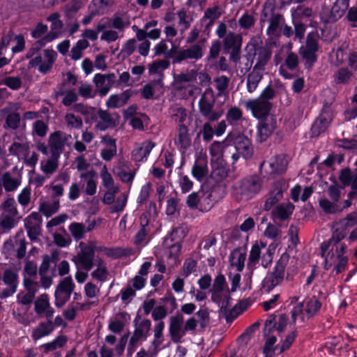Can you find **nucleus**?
<instances>
[{"label":"nucleus","mask_w":357,"mask_h":357,"mask_svg":"<svg viewBox=\"0 0 357 357\" xmlns=\"http://www.w3.org/2000/svg\"><path fill=\"white\" fill-rule=\"evenodd\" d=\"M321 254L324 258L323 266L326 270L332 269L335 274L345 271L349 258L346 255L347 245H336L331 247L321 245Z\"/></svg>","instance_id":"f257e3e1"},{"label":"nucleus","mask_w":357,"mask_h":357,"mask_svg":"<svg viewBox=\"0 0 357 357\" xmlns=\"http://www.w3.org/2000/svg\"><path fill=\"white\" fill-rule=\"evenodd\" d=\"M2 213L0 215V227L5 231L13 229L21 219L15 201L13 197H8L1 204Z\"/></svg>","instance_id":"f03ea898"},{"label":"nucleus","mask_w":357,"mask_h":357,"mask_svg":"<svg viewBox=\"0 0 357 357\" xmlns=\"http://www.w3.org/2000/svg\"><path fill=\"white\" fill-rule=\"evenodd\" d=\"M79 251L73 258V261L76 267L80 268L86 271H91L95 264V250H96L95 243L90 241L88 243L80 242L79 243Z\"/></svg>","instance_id":"7ed1b4c3"},{"label":"nucleus","mask_w":357,"mask_h":357,"mask_svg":"<svg viewBox=\"0 0 357 357\" xmlns=\"http://www.w3.org/2000/svg\"><path fill=\"white\" fill-rule=\"evenodd\" d=\"M289 257L284 253L277 261L273 271L270 272L263 281V289L269 292L276 286L280 284L284 279L285 268L288 264Z\"/></svg>","instance_id":"20e7f679"},{"label":"nucleus","mask_w":357,"mask_h":357,"mask_svg":"<svg viewBox=\"0 0 357 357\" xmlns=\"http://www.w3.org/2000/svg\"><path fill=\"white\" fill-rule=\"evenodd\" d=\"M30 59L29 68H36L42 74H47L51 71L56 60L57 53L55 50L47 48L41 54H37Z\"/></svg>","instance_id":"39448f33"},{"label":"nucleus","mask_w":357,"mask_h":357,"mask_svg":"<svg viewBox=\"0 0 357 357\" xmlns=\"http://www.w3.org/2000/svg\"><path fill=\"white\" fill-rule=\"evenodd\" d=\"M47 26L42 23H39L31 31V36L36 39L40 38L35 42L32 47L27 52L26 56L31 58L36 55L38 52L42 49L47 43L52 42L53 40L58 37V35L54 32H50L44 36L47 32Z\"/></svg>","instance_id":"423d86ee"},{"label":"nucleus","mask_w":357,"mask_h":357,"mask_svg":"<svg viewBox=\"0 0 357 357\" xmlns=\"http://www.w3.org/2000/svg\"><path fill=\"white\" fill-rule=\"evenodd\" d=\"M236 195L250 199L261 189V181L257 176L245 178L236 182L233 186Z\"/></svg>","instance_id":"0eeeda50"},{"label":"nucleus","mask_w":357,"mask_h":357,"mask_svg":"<svg viewBox=\"0 0 357 357\" xmlns=\"http://www.w3.org/2000/svg\"><path fill=\"white\" fill-rule=\"evenodd\" d=\"M211 292L212 301L220 306V310L225 309L231 303L229 291L222 275L215 278Z\"/></svg>","instance_id":"6e6552de"},{"label":"nucleus","mask_w":357,"mask_h":357,"mask_svg":"<svg viewBox=\"0 0 357 357\" xmlns=\"http://www.w3.org/2000/svg\"><path fill=\"white\" fill-rule=\"evenodd\" d=\"M215 95L211 88H207L199 101V109L202 116L210 121H217L222 114V112L213 110Z\"/></svg>","instance_id":"1a4fd4ad"},{"label":"nucleus","mask_w":357,"mask_h":357,"mask_svg":"<svg viewBox=\"0 0 357 357\" xmlns=\"http://www.w3.org/2000/svg\"><path fill=\"white\" fill-rule=\"evenodd\" d=\"M321 307V302L317 298L312 297L294 307L292 311V317L294 321L299 319L304 322L314 317L319 311Z\"/></svg>","instance_id":"9d476101"},{"label":"nucleus","mask_w":357,"mask_h":357,"mask_svg":"<svg viewBox=\"0 0 357 357\" xmlns=\"http://www.w3.org/2000/svg\"><path fill=\"white\" fill-rule=\"evenodd\" d=\"M225 147V146L223 142H214L209 148L211 156V165L214 169L212 174L213 175H220V177H223L226 175L224 159Z\"/></svg>","instance_id":"9b49d317"},{"label":"nucleus","mask_w":357,"mask_h":357,"mask_svg":"<svg viewBox=\"0 0 357 357\" xmlns=\"http://www.w3.org/2000/svg\"><path fill=\"white\" fill-rule=\"evenodd\" d=\"M261 257V264L267 266L273 260L272 252L266 248V244L262 241H256L252 246L249 258L248 265H255Z\"/></svg>","instance_id":"f8f14e48"},{"label":"nucleus","mask_w":357,"mask_h":357,"mask_svg":"<svg viewBox=\"0 0 357 357\" xmlns=\"http://www.w3.org/2000/svg\"><path fill=\"white\" fill-rule=\"evenodd\" d=\"M247 110L251 112L252 116L258 119L266 118L268 116H273L270 114L272 104L269 101H265L261 98L250 99L245 103Z\"/></svg>","instance_id":"ddd939ff"},{"label":"nucleus","mask_w":357,"mask_h":357,"mask_svg":"<svg viewBox=\"0 0 357 357\" xmlns=\"http://www.w3.org/2000/svg\"><path fill=\"white\" fill-rule=\"evenodd\" d=\"M245 50L249 54L254 53L257 54L256 63L254 66L252 70L261 72L264 73L265 70V66L268 63L271 56V52L270 50L266 48H258L256 47V40H251L246 45Z\"/></svg>","instance_id":"4468645a"},{"label":"nucleus","mask_w":357,"mask_h":357,"mask_svg":"<svg viewBox=\"0 0 357 357\" xmlns=\"http://www.w3.org/2000/svg\"><path fill=\"white\" fill-rule=\"evenodd\" d=\"M75 288L71 277L63 278L57 285L54 292L55 305L61 307L69 300Z\"/></svg>","instance_id":"2eb2a0df"},{"label":"nucleus","mask_w":357,"mask_h":357,"mask_svg":"<svg viewBox=\"0 0 357 357\" xmlns=\"http://www.w3.org/2000/svg\"><path fill=\"white\" fill-rule=\"evenodd\" d=\"M72 136L63 131L57 130L51 133L48 138V146L51 154L60 156L66 145L69 144Z\"/></svg>","instance_id":"dca6fc26"},{"label":"nucleus","mask_w":357,"mask_h":357,"mask_svg":"<svg viewBox=\"0 0 357 357\" xmlns=\"http://www.w3.org/2000/svg\"><path fill=\"white\" fill-rule=\"evenodd\" d=\"M318 37L316 33H310L307 36L305 46L300 48V54L306 60L307 63L312 64L317 60L316 52L318 50Z\"/></svg>","instance_id":"f3484780"},{"label":"nucleus","mask_w":357,"mask_h":357,"mask_svg":"<svg viewBox=\"0 0 357 357\" xmlns=\"http://www.w3.org/2000/svg\"><path fill=\"white\" fill-rule=\"evenodd\" d=\"M204 55V44H195L178 51L173 57L174 63H181L187 59L199 60Z\"/></svg>","instance_id":"a211bd4d"},{"label":"nucleus","mask_w":357,"mask_h":357,"mask_svg":"<svg viewBox=\"0 0 357 357\" xmlns=\"http://www.w3.org/2000/svg\"><path fill=\"white\" fill-rule=\"evenodd\" d=\"M169 333L173 342L180 343L182 342L185 331L183 326V317L181 314H176L169 318Z\"/></svg>","instance_id":"6ab92c4d"},{"label":"nucleus","mask_w":357,"mask_h":357,"mask_svg":"<svg viewBox=\"0 0 357 357\" xmlns=\"http://www.w3.org/2000/svg\"><path fill=\"white\" fill-rule=\"evenodd\" d=\"M229 137L233 140L235 149L238 155L245 158H250L253 151L250 139L243 134H230Z\"/></svg>","instance_id":"aec40b11"},{"label":"nucleus","mask_w":357,"mask_h":357,"mask_svg":"<svg viewBox=\"0 0 357 357\" xmlns=\"http://www.w3.org/2000/svg\"><path fill=\"white\" fill-rule=\"evenodd\" d=\"M116 76L114 73L109 74H96L93 77V82L96 86V91L101 96L107 94L110 89L112 87Z\"/></svg>","instance_id":"412c9836"},{"label":"nucleus","mask_w":357,"mask_h":357,"mask_svg":"<svg viewBox=\"0 0 357 357\" xmlns=\"http://www.w3.org/2000/svg\"><path fill=\"white\" fill-rule=\"evenodd\" d=\"M287 317L284 314H281L278 319L275 316H270L265 322L264 335L281 334L287 325Z\"/></svg>","instance_id":"4be33fe9"},{"label":"nucleus","mask_w":357,"mask_h":357,"mask_svg":"<svg viewBox=\"0 0 357 357\" xmlns=\"http://www.w3.org/2000/svg\"><path fill=\"white\" fill-rule=\"evenodd\" d=\"M23 284L24 290L18 294L17 296V301L22 305H29L33 301L38 290V284L26 276L24 278Z\"/></svg>","instance_id":"5701e85b"},{"label":"nucleus","mask_w":357,"mask_h":357,"mask_svg":"<svg viewBox=\"0 0 357 357\" xmlns=\"http://www.w3.org/2000/svg\"><path fill=\"white\" fill-rule=\"evenodd\" d=\"M20 102H9L3 109L6 114L5 128L15 130L19 127L20 122V114L17 112L20 109Z\"/></svg>","instance_id":"b1692460"},{"label":"nucleus","mask_w":357,"mask_h":357,"mask_svg":"<svg viewBox=\"0 0 357 357\" xmlns=\"http://www.w3.org/2000/svg\"><path fill=\"white\" fill-rule=\"evenodd\" d=\"M34 310L40 317H45L47 320L52 319L54 310L51 307L47 294L39 296L34 302Z\"/></svg>","instance_id":"393cba45"},{"label":"nucleus","mask_w":357,"mask_h":357,"mask_svg":"<svg viewBox=\"0 0 357 357\" xmlns=\"http://www.w3.org/2000/svg\"><path fill=\"white\" fill-rule=\"evenodd\" d=\"M259 123L258 126L257 140L260 142L266 141L273 132L276 127V118L273 116H268Z\"/></svg>","instance_id":"a878e982"},{"label":"nucleus","mask_w":357,"mask_h":357,"mask_svg":"<svg viewBox=\"0 0 357 357\" xmlns=\"http://www.w3.org/2000/svg\"><path fill=\"white\" fill-rule=\"evenodd\" d=\"M99 120L95 126L98 130L104 131L108 128L115 127L119 123L120 116L117 114H111L107 111L100 109L96 112Z\"/></svg>","instance_id":"bb28decb"},{"label":"nucleus","mask_w":357,"mask_h":357,"mask_svg":"<svg viewBox=\"0 0 357 357\" xmlns=\"http://www.w3.org/2000/svg\"><path fill=\"white\" fill-rule=\"evenodd\" d=\"M155 146V143L149 140L135 144L131 153L132 160L135 162L146 161Z\"/></svg>","instance_id":"cd10ccee"},{"label":"nucleus","mask_w":357,"mask_h":357,"mask_svg":"<svg viewBox=\"0 0 357 357\" xmlns=\"http://www.w3.org/2000/svg\"><path fill=\"white\" fill-rule=\"evenodd\" d=\"M1 279L8 287L2 291L1 298H6L15 293L18 284L17 272L12 269H6Z\"/></svg>","instance_id":"c85d7f7f"},{"label":"nucleus","mask_w":357,"mask_h":357,"mask_svg":"<svg viewBox=\"0 0 357 357\" xmlns=\"http://www.w3.org/2000/svg\"><path fill=\"white\" fill-rule=\"evenodd\" d=\"M197 77V71L195 70H190L174 76V86L175 90L181 94L188 86L191 84L190 82L196 80Z\"/></svg>","instance_id":"c756f323"},{"label":"nucleus","mask_w":357,"mask_h":357,"mask_svg":"<svg viewBox=\"0 0 357 357\" xmlns=\"http://www.w3.org/2000/svg\"><path fill=\"white\" fill-rule=\"evenodd\" d=\"M96 225L95 220H88L86 224L73 222L70 224L68 229L72 236L75 240H80L84 238V234L93 229Z\"/></svg>","instance_id":"7c9ffc66"},{"label":"nucleus","mask_w":357,"mask_h":357,"mask_svg":"<svg viewBox=\"0 0 357 357\" xmlns=\"http://www.w3.org/2000/svg\"><path fill=\"white\" fill-rule=\"evenodd\" d=\"M56 97H62L61 102L66 106H70L78 100V94L75 89L70 87L66 82H63L56 92Z\"/></svg>","instance_id":"2f4dec72"},{"label":"nucleus","mask_w":357,"mask_h":357,"mask_svg":"<svg viewBox=\"0 0 357 357\" xmlns=\"http://www.w3.org/2000/svg\"><path fill=\"white\" fill-rule=\"evenodd\" d=\"M192 174L199 181L204 180L208 176V160L206 154L200 153L197 156L192 169Z\"/></svg>","instance_id":"473e14b6"},{"label":"nucleus","mask_w":357,"mask_h":357,"mask_svg":"<svg viewBox=\"0 0 357 357\" xmlns=\"http://www.w3.org/2000/svg\"><path fill=\"white\" fill-rule=\"evenodd\" d=\"M24 227L31 239H36L40 231L41 217L37 212H33L24 220Z\"/></svg>","instance_id":"72a5a7b5"},{"label":"nucleus","mask_w":357,"mask_h":357,"mask_svg":"<svg viewBox=\"0 0 357 357\" xmlns=\"http://www.w3.org/2000/svg\"><path fill=\"white\" fill-rule=\"evenodd\" d=\"M291 43H289L286 45L282 46L279 52L275 55L274 60L275 63L278 64L282 61V56L280 55V54L285 50L287 53V56L285 59V64L290 70L295 69L298 63V58L296 54L291 52Z\"/></svg>","instance_id":"f704fd0d"},{"label":"nucleus","mask_w":357,"mask_h":357,"mask_svg":"<svg viewBox=\"0 0 357 357\" xmlns=\"http://www.w3.org/2000/svg\"><path fill=\"white\" fill-rule=\"evenodd\" d=\"M130 319V315L127 312H119L111 319L108 328L114 333H121Z\"/></svg>","instance_id":"c9c22d12"},{"label":"nucleus","mask_w":357,"mask_h":357,"mask_svg":"<svg viewBox=\"0 0 357 357\" xmlns=\"http://www.w3.org/2000/svg\"><path fill=\"white\" fill-rule=\"evenodd\" d=\"M101 142L105 148L101 150L100 155L104 160L109 161L116 154V140L106 135L101 137Z\"/></svg>","instance_id":"e433bc0d"},{"label":"nucleus","mask_w":357,"mask_h":357,"mask_svg":"<svg viewBox=\"0 0 357 357\" xmlns=\"http://www.w3.org/2000/svg\"><path fill=\"white\" fill-rule=\"evenodd\" d=\"M357 165V161L356 162ZM339 180L344 186L357 190V167L354 169L344 168L340 172Z\"/></svg>","instance_id":"4c0bfd02"},{"label":"nucleus","mask_w":357,"mask_h":357,"mask_svg":"<svg viewBox=\"0 0 357 357\" xmlns=\"http://www.w3.org/2000/svg\"><path fill=\"white\" fill-rule=\"evenodd\" d=\"M174 144L177 148L183 151L187 150L191 145V139L188 128L183 124H180L177 135L174 139Z\"/></svg>","instance_id":"58836bf2"},{"label":"nucleus","mask_w":357,"mask_h":357,"mask_svg":"<svg viewBox=\"0 0 357 357\" xmlns=\"http://www.w3.org/2000/svg\"><path fill=\"white\" fill-rule=\"evenodd\" d=\"M268 24L266 32L271 37L278 36L280 33L284 19L278 13H273L267 20Z\"/></svg>","instance_id":"ea45409f"},{"label":"nucleus","mask_w":357,"mask_h":357,"mask_svg":"<svg viewBox=\"0 0 357 357\" xmlns=\"http://www.w3.org/2000/svg\"><path fill=\"white\" fill-rule=\"evenodd\" d=\"M288 159L284 155H280L272 158L268 162V166L271 174H282L287 169Z\"/></svg>","instance_id":"a19ab883"},{"label":"nucleus","mask_w":357,"mask_h":357,"mask_svg":"<svg viewBox=\"0 0 357 357\" xmlns=\"http://www.w3.org/2000/svg\"><path fill=\"white\" fill-rule=\"evenodd\" d=\"M59 208V199H40L38 210L46 217H50L57 213Z\"/></svg>","instance_id":"79ce46f5"},{"label":"nucleus","mask_w":357,"mask_h":357,"mask_svg":"<svg viewBox=\"0 0 357 357\" xmlns=\"http://www.w3.org/2000/svg\"><path fill=\"white\" fill-rule=\"evenodd\" d=\"M21 176H14L10 172H4L0 177V183L6 192H14L21 185Z\"/></svg>","instance_id":"37998d69"},{"label":"nucleus","mask_w":357,"mask_h":357,"mask_svg":"<svg viewBox=\"0 0 357 357\" xmlns=\"http://www.w3.org/2000/svg\"><path fill=\"white\" fill-rule=\"evenodd\" d=\"M93 266L96 268L91 272V276L99 282H105L109 276V271L105 261L100 257H96Z\"/></svg>","instance_id":"c03bdc74"},{"label":"nucleus","mask_w":357,"mask_h":357,"mask_svg":"<svg viewBox=\"0 0 357 357\" xmlns=\"http://www.w3.org/2000/svg\"><path fill=\"white\" fill-rule=\"evenodd\" d=\"M60 156L54 154H51V156L44 158L40 162V170L50 176L54 174L59 168V159Z\"/></svg>","instance_id":"a18cd8bd"},{"label":"nucleus","mask_w":357,"mask_h":357,"mask_svg":"<svg viewBox=\"0 0 357 357\" xmlns=\"http://www.w3.org/2000/svg\"><path fill=\"white\" fill-rule=\"evenodd\" d=\"M294 206L291 203L282 204L274 208L271 213L273 220H284L293 213Z\"/></svg>","instance_id":"49530a36"},{"label":"nucleus","mask_w":357,"mask_h":357,"mask_svg":"<svg viewBox=\"0 0 357 357\" xmlns=\"http://www.w3.org/2000/svg\"><path fill=\"white\" fill-rule=\"evenodd\" d=\"M54 330L52 319L47 320V322L40 323L35 328L33 329L31 337L33 340L37 341L40 338L47 336Z\"/></svg>","instance_id":"de8ad7c7"},{"label":"nucleus","mask_w":357,"mask_h":357,"mask_svg":"<svg viewBox=\"0 0 357 357\" xmlns=\"http://www.w3.org/2000/svg\"><path fill=\"white\" fill-rule=\"evenodd\" d=\"M95 176L96 172L93 170L82 172L79 175L82 179L86 180L84 192L90 196L94 195L97 192V181L94 178Z\"/></svg>","instance_id":"09e8293b"},{"label":"nucleus","mask_w":357,"mask_h":357,"mask_svg":"<svg viewBox=\"0 0 357 357\" xmlns=\"http://www.w3.org/2000/svg\"><path fill=\"white\" fill-rule=\"evenodd\" d=\"M337 228L333 232L331 238L324 243L321 245H326V247H332L336 245H345L344 243H340L341 240L347 236V230L344 226L339 225L338 222L336 224Z\"/></svg>","instance_id":"8fccbe9b"},{"label":"nucleus","mask_w":357,"mask_h":357,"mask_svg":"<svg viewBox=\"0 0 357 357\" xmlns=\"http://www.w3.org/2000/svg\"><path fill=\"white\" fill-rule=\"evenodd\" d=\"M134 331L146 339L151 330V321L149 319H141L140 317L137 316L134 320Z\"/></svg>","instance_id":"3c124183"},{"label":"nucleus","mask_w":357,"mask_h":357,"mask_svg":"<svg viewBox=\"0 0 357 357\" xmlns=\"http://www.w3.org/2000/svg\"><path fill=\"white\" fill-rule=\"evenodd\" d=\"M264 73L256 70H252L248 75L246 86L250 93H254L258 87L259 82L263 77Z\"/></svg>","instance_id":"603ef678"},{"label":"nucleus","mask_w":357,"mask_h":357,"mask_svg":"<svg viewBox=\"0 0 357 357\" xmlns=\"http://www.w3.org/2000/svg\"><path fill=\"white\" fill-rule=\"evenodd\" d=\"M100 177L102 181V185L107 189H114L116 191L120 188L119 185H115L114 180L112 174L109 172L106 165H103L100 172Z\"/></svg>","instance_id":"864d4df0"},{"label":"nucleus","mask_w":357,"mask_h":357,"mask_svg":"<svg viewBox=\"0 0 357 357\" xmlns=\"http://www.w3.org/2000/svg\"><path fill=\"white\" fill-rule=\"evenodd\" d=\"M282 197V191L279 185H276L269 193L268 197L265 202L264 209L269 211Z\"/></svg>","instance_id":"5fc2aeb1"},{"label":"nucleus","mask_w":357,"mask_h":357,"mask_svg":"<svg viewBox=\"0 0 357 357\" xmlns=\"http://www.w3.org/2000/svg\"><path fill=\"white\" fill-rule=\"evenodd\" d=\"M245 303L243 302L240 303L238 305H235L234 307H231V303L229 305H227L225 309H221V314L225 317L227 321H231L235 319L242 311L245 308V306L242 308V306Z\"/></svg>","instance_id":"6e6d98bb"},{"label":"nucleus","mask_w":357,"mask_h":357,"mask_svg":"<svg viewBox=\"0 0 357 357\" xmlns=\"http://www.w3.org/2000/svg\"><path fill=\"white\" fill-rule=\"evenodd\" d=\"M129 25L130 22L126 17L114 16L109 20L107 26L123 34L124 30L128 27Z\"/></svg>","instance_id":"4d7b16f0"},{"label":"nucleus","mask_w":357,"mask_h":357,"mask_svg":"<svg viewBox=\"0 0 357 357\" xmlns=\"http://www.w3.org/2000/svg\"><path fill=\"white\" fill-rule=\"evenodd\" d=\"M242 36L233 32H229L223 38V45L225 50L241 47Z\"/></svg>","instance_id":"13d9d810"},{"label":"nucleus","mask_w":357,"mask_h":357,"mask_svg":"<svg viewBox=\"0 0 357 357\" xmlns=\"http://www.w3.org/2000/svg\"><path fill=\"white\" fill-rule=\"evenodd\" d=\"M94 139V135L93 132L88 131L87 130H84L82 133V141L76 140L74 144V149L76 151L79 153H82L86 151V143H91Z\"/></svg>","instance_id":"bf43d9fd"},{"label":"nucleus","mask_w":357,"mask_h":357,"mask_svg":"<svg viewBox=\"0 0 357 357\" xmlns=\"http://www.w3.org/2000/svg\"><path fill=\"white\" fill-rule=\"evenodd\" d=\"M245 258L246 255L245 252L238 249L234 250L229 257L231 265L235 267L237 271H241L244 267Z\"/></svg>","instance_id":"052dcab7"},{"label":"nucleus","mask_w":357,"mask_h":357,"mask_svg":"<svg viewBox=\"0 0 357 357\" xmlns=\"http://www.w3.org/2000/svg\"><path fill=\"white\" fill-rule=\"evenodd\" d=\"M130 96L125 92L121 95H112L107 101V106L111 108H118L123 106L128 100Z\"/></svg>","instance_id":"680f3d73"},{"label":"nucleus","mask_w":357,"mask_h":357,"mask_svg":"<svg viewBox=\"0 0 357 357\" xmlns=\"http://www.w3.org/2000/svg\"><path fill=\"white\" fill-rule=\"evenodd\" d=\"M319 206L326 213L333 214L342 211V208L337 202H331L326 198H322L319 200Z\"/></svg>","instance_id":"e2e57ef3"},{"label":"nucleus","mask_w":357,"mask_h":357,"mask_svg":"<svg viewBox=\"0 0 357 357\" xmlns=\"http://www.w3.org/2000/svg\"><path fill=\"white\" fill-rule=\"evenodd\" d=\"M314 12L311 8L305 6H298L292 11V17L294 20H303L305 18L312 17Z\"/></svg>","instance_id":"0e129e2a"},{"label":"nucleus","mask_w":357,"mask_h":357,"mask_svg":"<svg viewBox=\"0 0 357 357\" xmlns=\"http://www.w3.org/2000/svg\"><path fill=\"white\" fill-rule=\"evenodd\" d=\"M221 13L218 6H213L206 10L202 18L203 22L207 21L206 26L212 25L214 22L220 17Z\"/></svg>","instance_id":"69168bd1"},{"label":"nucleus","mask_w":357,"mask_h":357,"mask_svg":"<svg viewBox=\"0 0 357 357\" xmlns=\"http://www.w3.org/2000/svg\"><path fill=\"white\" fill-rule=\"evenodd\" d=\"M137 47V42L135 38H131L126 40L122 46L120 55L122 58L126 59L132 54Z\"/></svg>","instance_id":"338daca9"},{"label":"nucleus","mask_w":357,"mask_h":357,"mask_svg":"<svg viewBox=\"0 0 357 357\" xmlns=\"http://www.w3.org/2000/svg\"><path fill=\"white\" fill-rule=\"evenodd\" d=\"M67 342V337L65 335L58 336L53 341L44 344L41 346L44 349L45 352L56 350L62 347Z\"/></svg>","instance_id":"774afa93"}]
</instances>
